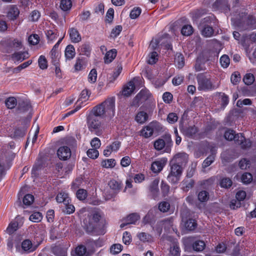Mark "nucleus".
<instances>
[{
  "instance_id": "nucleus-1",
  "label": "nucleus",
  "mask_w": 256,
  "mask_h": 256,
  "mask_svg": "<svg viewBox=\"0 0 256 256\" xmlns=\"http://www.w3.org/2000/svg\"><path fill=\"white\" fill-rule=\"evenodd\" d=\"M104 216L102 212L98 208H94L86 214L83 218V228L86 233L102 235L106 233L104 224H101L100 220Z\"/></svg>"
},
{
  "instance_id": "nucleus-2",
  "label": "nucleus",
  "mask_w": 256,
  "mask_h": 256,
  "mask_svg": "<svg viewBox=\"0 0 256 256\" xmlns=\"http://www.w3.org/2000/svg\"><path fill=\"white\" fill-rule=\"evenodd\" d=\"M90 114L102 118L106 116L114 117L115 114V98H108L101 104L94 106Z\"/></svg>"
},
{
  "instance_id": "nucleus-3",
  "label": "nucleus",
  "mask_w": 256,
  "mask_h": 256,
  "mask_svg": "<svg viewBox=\"0 0 256 256\" xmlns=\"http://www.w3.org/2000/svg\"><path fill=\"white\" fill-rule=\"evenodd\" d=\"M234 23L242 30L256 29V18L252 15H248L245 11L239 12Z\"/></svg>"
},
{
  "instance_id": "nucleus-4",
  "label": "nucleus",
  "mask_w": 256,
  "mask_h": 256,
  "mask_svg": "<svg viewBox=\"0 0 256 256\" xmlns=\"http://www.w3.org/2000/svg\"><path fill=\"white\" fill-rule=\"evenodd\" d=\"M22 48V40L18 38H5L0 42V51L3 53L10 54Z\"/></svg>"
},
{
  "instance_id": "nucleus-5",
  "label": "nucleus",
  "mask_w": 256,
  "mask_h": 256,
  "mask_svg": "<svg viewBox=\"0 0 256 256\" xmlns=\"http://www.w3.org/2000/svg\"><path fill=\"white\" fill-rule=\"evenodd\" d=\"M86 124L88 130L98 136H101L104 131L102 127V120L94 114H89L86 118Z\"/></svg>"
},
{
  "instance_id": "nucleus-6",
  "label": "nucleus",
  "mask_w": 256,
  "mask_h": 256,
  "mask_svg": "<svg viewBox=\"0 0 256 256\" xmlns=\"http://www.w3.org/2000/svg\"><path fill=\"white\" fill-rule=\"evenodd\" d=\"M170 168L167 177L168 180L172 184H177L180 180L184 168L172 162H170Z\"/></svg>"
},
{
  "instance_id": "nucleus-7",
  "label": "nucleus",
  "mask_w": 256,
  "mask_h": 256,
  "mask_svg": "<svg viewBox=\"0 0 256 256\" xmlns=\"http://www.w3.org/2000/svg\"><path fill=\"white\" fill-rule=\"evenodd\" d=\"M198 84V90L203 91H210L215 88L214 86L212 83L210 78L206 76L204 74H198L196 76Z\"/></svg>"
},
{
  "instance_id": "nucleus-8",
  "label": "nucleus",
  "mask_w": 256,
  "mask_h": 256,
  "mask_svg": "<svg viewBox=\"0 0 256 256\" xmlns=\"http://www.w3.org/2000/svg\"><path fill=\"white\" fill-rule=\"evenodd\" d=\"M160 45L164 46L166 50H172V46L171 44L170 36L167 33H164L156 39L154 42L152 40L150 44L152 48L154 50L158 49Z\"/></svg>"
},
{
  "instance_id": "nucleus-9",
  "label": "nucleus",
  "mask_w": 256,
  "mask_h": 256,
  "mask_svg": "<svg viewBox=\"0 0 256 256\" xmlns=\"http://www.w3.org/2000/svg\"><path fill=\"white\" fill-rule=\"evenodd\" d=\"M172 146V142L170 136H166L164 140L158 138L156 140L154 144V148L158 150H160L165 148L164 152H169L170 151V148Z\"/></svg>"
},
{
  "instance_id": "nucleus-10",
  "label": "nucleus",
  "mask_w": 256,
  "mask_h": 256,
  "mask_svg": "<svg viewBox=\"0 0 256 256\" xmlns=\"http://www.w3.org/2000/svg\"><path fill=\"white\" fill-rule=\"evenodd\" d=\"M188 155L186 152H179L173 157L170 162L184 168L188 162Z\"/></svg>"
},
{
  "instance_id": "nucleus-11",
  "label": "nucleus",
  "mask_w": 256,
  "mask_h": 256,
  "mask_svg": "<svg viewBox=\"0 0 256 256\" xmlns=\"http://www.w3.org/2000/svg\"><path fill=\"white\" fill-rule=\"evenodd\" d=\"M159 124L156 121H152L148 126H144L140 131V136L144 138H148L152 136L154 132V128Z\"/></svg>"
},
{
  "instance_id": "nucleus-12",
  "label": "nucleus",
  "mask_w": 256,
  "mask_h": 256,
  "mask_svg": "<svg viewBox=\"0 0 256 256\" xmlns=\"http://www.w3.org/2000/svg\"><path fill=\"white\" fill-rule=\"evenodd\" d=\"M120 146L121 142L118 140H114L106 146L103 152L104 155L106 157H108L112 152H116Z\"/></svg>"
},
{
  "instance_id": "nucleus-13",
  "label": "nucleus",
  "mask_w": 256,
  "mask_h": 256,
  "mask_svg": "<svg viewBox=\"0 0 256 256\" xmlns=\"http://www.w3.org/2000/svg\"><path fill=\"white\" fill-rule=\"evenodd\" d=\"M167 162V158H162L152 162L150 169L154 173L160 172Z\"/></svg>"
},
{
  "instance_id": "nucleus-14",
  "label": "nucleus",
  "mask_w": 256,
  "mask_h": 256,
  "mask_svg": "<svg viewBox=\"0 0 256 256\" xmlns=\"http://www.w3.org/2000/svg\"><path fill=\"white\" fill-rule=\"evenodd\" d=\"M72 154L70 149L67 146H62L57 150V155L61 160H66L69 158Z\"/></svg>"
},
{
  "instance_id": "nucleus-15",
  "label": "nucleus",
  "mask_w": 256,
  "mask_h": 256,
  "mask_svg": "<svg viewBox=\"0 0 256 256\" xmlns=\"http://www.w3.org/2000/svg\"><path fill=\"white\" fill-rule=\"evenodd\" d=\"M30 56L28 51L15 52L11 56V59L14 62H22Z\"/></svg>"
},
{
  "instance_id": "nucleus-16",
  "label": "nucleus",
  "mask_w": 256,
  "mask_h": 256,
  "mask_svg": "<svg viewBox=\"0 0 256 256\" xmlns=\"http://www.w3.org/2000/svg\"><path fill=\"white\" fill-rule=\"evenodd\" d=\"M21 246L22 250L27 254L34 252L38 248V246L34 245L32 242L29 239L24 240L22 242Z\"/></svg>"
},
{
  "instance_id": "nucleus-17",
  "label": "nucleus",
  "mask_w": 256,
  "mask_h": 256,
  "mask_svg": "<svg viewBox=\"0 0 256 256\" xmlns=\"http://www.w3.org/2000/svg\"><path fill=\"white\" fill-rule=\"evenodd\" d=\"M140 219V216L138 213H132L128 216L124 220V222L120 224L121 228L130 224H136V222Z\"/></svg>"
},
{
  "instance_id": "nucleus-18",
  "label": "nucleus",
  "mask_w": 256,
  "mask_h": 256,
  "mask_svg": "<svg viewBox=\"0 0 256 256\" xmlns=\"http://www.w3.org/2000/svg\"><path fill=\"white\" fill-rule=\"evenodd\" d=\"M217 20L216 16L212 14L202 18L200 22V26H216Z\"/></svg>"
},
{
  "instance_id": "nucleus-19",
  "label": "nucleus",
  "mask_w": 256,
  "mask_h": 256,
  "mask_svg": "<svg viewBox=\"0 0 256 256\" xmlns=\"http://www.w3.org/2000/svg\"><path fill=\"white\" fill-rule=\"evenodd\" d=\"M68 32L70 40L73 43H78L82 40L81 36L78 30L74 28H70Z\"/></svg>"
},
{
  "instance_id": "nucleus-20",
  "label": "nucleus",
  "mask_w": 256,
  "mask_h": 256,
  "mask_svg": "<svg viewBox=\"0 0 256 256\" xmlns=\"http://www.w3.org/2000/svg\"><path fill=\"white\" fill-rule=\"evenodd\" d=\"M213 8L217 10H222L226 11H230V6L227 0H216L213 4Z\"/></svg>"
},
{
  "instance_id": "nucleus-21",
  "label": "nucleus",
  "mask_w": 256,
  "mask_h": 256,
  "mask_svg": "<svg viewBox=\"0 0 256 256\" xmlns=\"http://www.w3.org/2000/svg\"><path fill=\"white\" fill-rule=\"evenodd\" d=\"M45 34L48 44L53 43L54 40L56 39L59 36V32L56 29L46 30L45 31Z\"/></svg>"
},
{
  "instance_id": "nucleus-22",
  "label": "nucleus",
  "mask_w": 256,
  "mask_h": 256,
  "mask_svg": "<svg viewBox=\"0 0 256 256\" xmlns=\"http://www.w3.org/2000/svg\"><path fill=\"white\" fill-rule=\"evenodd\" d=\"M19 14L20 10L17 6L16 5H12L8 12L7 16L10 20H14L17 18Z\"/></svg>"
},
{
  "instance_id": "nucleus-23",
  "label": "nucleus",
  "mask_w": 256,
  "mask_h": 256,
  "mask_svg": "<svg viewBox=\"0 0 256 256\" xmlns=\"http://www.w3.org/2000/svg\"><path fill=\"white\" fill-rule=\"evenodd\" d=\"M76 56V51L74 46L72 44L68 45L64 50V56L66 60H72Z\"/></svg>"
},
{
  "instance_id": "nucleus-24",
  "label": "nucleus",
  "mask_w": 256,
  "mask_h": 256,
  "mask_svg": "<svg viewBox=\"0 0 256 256\" xmlns=\"http://www.w3.org/2000/svg\"><path fill=\"white\" fill-rule=\"evenodd\" d=\"M236 144L241 146L242 149L250 148L252 146V142L248 140H246L242 134H240V137L238 139H236Z\"/></svg>"
},
{
  "instance_id": "nucleus-25",
  "label": "nucleus",
  "mask_w": 256,
  "mask_h": 256,
  "mask_svg": "<svg viewBox=\"0 0 256 256\" xmlns=\"http://www.w3.org/2000/svg\"><path fill=\"white\" fill-rule=\"evenodd\" d=\"M158 184H159V180L158 179H154L150 184L149 186V190L152 193V198H156L158 194Z\"/></svg>"
},
{
  "instance_id": "nucleus-26",
  "label": "nucleus",
  "mask_w": 256,
  "mask_h": 256,
  "mask_svg": "<svg viewBox=\"0 0 256 256\" xmlns=\"http://www.w3.org/2000/svg\"><path fill=\"white\" fill-rule=\"evenodd\" d=\"M148 116L147 112L139 111L135 116L134 120L138 124H143L148 120Z\"/></svg>"
},
{
  "instance_id": "nucleus-27",
  "label": "nucleus",
  "mask_w": 256,
  "mask_h": 256,
  "mask_svg": "<svg viewBox=\"0 0 256 256\" xmlns=\"http://www.w3.org/2000/svg\"><path fill=\"white\" fill-rule=\"evenodd\" d=\"M198 132V129L195 126H190L184 130L186 136L191 138H194Z\"/></svg>"
},
{
  "instance_id": "nucleus-28",
  "label": "nucleus",
  "mask_w": 256,
  "mask_h": 256,
  "mask_svg": "<svg viewBox=\"0 0 256 256\" xmlns=\"http://www.w3.org/2000/svg\"><path fill=\"white\" fill-rule=\"evenodd\" d=\"M224 138L228 140H234L235 142H236V139L240 138V134H236L235 131L232 130L228 129L226 130L224 134Z\"/></svg>"
},
{
  "instance_id": "nucleus-29",
  "label": "nucleus",
  "mask_w": 256,
  "mask_h": 256,
  "mask_svg": "<svg viewBox=\"0 0 256 256\" xmlns=\"http://www.w3.org/2000/svg\"><path fill=\"white\" fill-rule=\"evenodd\" d=\"M135 89V84L133 81H130L126 85L122 90V94L124 96H129Z\"/></svg>"
},
{
  "instance_id": "nucleus-30",
  "label": "nucleus",
  "mask_w": 256,
  "mask_h": 256,
  "mask_svg": "<svg viewBox=\"0 0 256 256\" xmlns=\"http://www.w3.org/2000/svg\"><path fill=\"white\" fill-rule=\"evenodd\" d=\"M214 26H200L201 27V34L205 38H210L214 34V29L213 27Z\"/></svg>"
},
{
  "instance_id": "nucleus-31",
  "label": "nucleus",
  "mask_w": 256,
  "mask_h": 256,
  "mask_svg": "<svg viewBox=\"0 0 256 256\" xmlns=\"http://www.w3.org/2000/svg\"><path fill=\"white\" fill-rule=\"evenodd\" d=\"M74 256H90L86 247L82 244L78 245L75 248Z\"/></svg>"
},
{
  "instance_id": "nucleus-32",
  "label": "nucleus",
  "mask_w": 256,
  "mask_h": 256,
  "mask_svg": "<svg viewBox=\"0 0 256 256\" xmlns=\"http://www.w3.org/2000/svg\"><path fill=\"white\" fill-rule=\"evenodd\" d=\"M56 200L58 203H68V202L71 201L70 198L68 196L67 193L64 192H60L56 196Z\"/></svg>"
},
{
  "instance_id": "nucleus-33",
  "label": "nucleus",
  "mask_w": 256,
  "mask_h": 256,
  "mask_svg": "<svg viewBox=\"0 0 256 256\" xmlns=\"http://www.w3.org/2000/svg\"><path fill=\"white\" fill-rule=\"evenodd\" d=\"M136 95L137 98H139L140 100L143 103L149 99L152 94L148 90L142 89Z\"/></svg>"
},
{
  "instance_id": "nucleus-34",
  "label": "nucleus",
  "mask_w": 256,
  "mask_h": 256,
  "mask_svg": "<svg viewBox=\"0 0 256 256\" xmlns=\"http://www.w3.org/2000/svg\"><path fill=\"white\" fill-rule=\"evenodd\" d=\"M80 54L90 57L91 54L92 48L89 43L82 44L80 47Z\"/></svg>"
},
{
  "instance_id": "nucleus-35",
  "label": "nucleus",
  "mask_w": 256,
  "mask_h": 256,
  "mask_svg": "<svg viewBox=\"0 0 256 256\" xmlns=\"http://www.w3.org/2000/svg\"><path fill=\"white\" fill-rule=\"evenodd\" d=\"M52 253L56 256H66V250L60 246H54L52 248Z\"/></svg>"
},
{
  "instance_id": "nucleus-36",
  "label": "nucleus",
  "mask_w": 256,
  "mask_h": 256,
  "mask_svg": "<svg viewBox=\"0 0 256 256\" xmlns=\"http://www.w3.org/2000/svg\"><path fill=\"white\" fill-rule=\"evenodd\" d=\"M116 54L117 52L116 49H112L107 52L104 58V62L106 64L111 62L116 57Z\"/></svg>"
},
{
  "instance_id": "nucleus-37",
  "label": "nucleus",
  "mask_w": 256,
  "mask_h": 256,
  "mask_svg": "<svg viewBox=\"0 0 256 256\" xmlns=\"http://www.w3.org/2000/svg\"><path fill=\"white\" fill-rule=\"evenodd\" d=\"M85 58L83 57H78L76 58L74 65L75 72H78L82 70L85 67Z\"/></svg>"
},
{
  "instance_id": "nucleus-38",
  "label": "nucleus",
  "mask_w": 256,
  "mask_h": 256,
  "mask_svg": "<svg viewBox=\"0 0 256 256\" xmlns=\"http://www.w3.org/2000/svg\"><path fill=\"white\" fill-rule=\"evenodd\" d=\"M192 247L194 251L202 252L206 247V244L203 240H195L192 244Z\"/></svg>"
},
{
  "instance_id": "nucleus-39",
  "label": "nucleus",
  "mask_w": 256,
  "mask_h": 256,
  "mask_svg": "<svg viewBox=\"0 0 256 256\" xmlns=\"http://www.w3.org/2000/svg\"><path fill=\"white\" fill-rule=\"evenodd\" d=\"M205 60L202 58H198L194 65L196 72H200L205 70Z\"/></svg>"
},
{
  "instance_id": "nucleus-40",
  "label": "nucleus",
  "mask_w": 256,
  "mask_h": 256,
  "mask_svg": "<svg viewBox=\"0 0 256 256\" xmlns=\"http://www.w3.org/2000/svg\"><path fill=\"white\" fill-rule=\"evenodd\" d=\"M174 62L178 68H182L184 66V58L182 54H176Z\"/></svg>"
},
{
  "instance_id": "nucleus-41",
  "label": "nucleus",
  "mask_w": 256,
  "mask_h": 256,
  "mask_svg": "<svg viewBox=\"0 0 256 256\" xmlns=\"http://www.w3.org/2000/svg\"><path fill=\"white\" fill-rule=\"evenodd\" d=\"M76 198L80 201L84 200L88 196V192L84 188H79L76 193Z\"/></svg>"
},
{
  "instance_id": "nucleus-42",
  "label": "nucleus",
  "mask_w": 256,
  "mask_h": 256,
  "mask_svg": "<svg viewBox=\"0 0 256 256\" xmlns=\"http://www.w3.org/2000/svg\"><path fill=\"white\" fill-rule=\"evenodd\" d=\"M210 197L209 192L205 190L200 191L198 194V200L202 202H206Z\"/></svg>"
},
{
  "instance_id": "nucleus-43",
  "label": "nucleus",
  "mask_w": 256,
  "mask_h": 256,
  "mask_svg": "<svg viewBox=\"0 0 256 256\" xmlns=\"http://www.w3.org/2000/svg\"><path fill=\"white\" fill-rule=\"evenodd\" d=\"M122 66L121 64H118L116 70L114 72L112 76L108 78V84L112 83L116 80L120 74L122 72Z\"/></svg>"
},
{
  "instance_id": "nucleus-44",
  "label": "nucleus",
  "mask_w": 256,
  "mask_h": 256,
  "mask_svg": "<svg viewBox=\"0 0 256 256\" xmlns=\"http://www.w3.org/2000/svg\"><path fill=\"white\" fill-rule=\"evenodd\" d=\"M116 164V160L114 158L103 160L101 162L102 166L106 168H113L115 166Z\"/></svg>"
},
{
  "instance_id": "nucleus-45",
  "label": "nucleus",
  "mask_w": 256,
  "mask_h": 256,
  "mask_svg": "<svg viewBox=\"0 0 256 256\" xmlns=\"http://www.w3.org/2000/svg\"><path fill=\"white\" fill-rule=\"evenodd\" d=\"M5 104L8 108L12 109L16 106V99L14 96H10L6 100Z\"/></svg>"
},
{
  "instance_id": "nucleus-46",
  "label": "nucleus",
  "mask_w": 256,
  "mask_h": 256,
  "mask_svg": "<svg viewBox=\"0 0 256 256\" xmlns=\"http://www.w3.org/2000/svg\"><path fill=\"white\" fill-rule=\"evenodd\" d=\"M60 6L63 11L70 10L72 6V2L71 0H61Z\"/></svg>"
},
{
  "instance_id": "nucleus-47",
  "label": "nucleus",
  "mask_w": 256,
  "mask_h": 256,
  "mask_svg": "<svg viewBox=\"0 0 256 256\" xmlns=\"http://www.w3.org/2000/svg\"><path fill=\"white\" fill-rule=\"evenodd\" d=\"M108 185L110 188L114 190H120L122 188V182L114 179L109 182Z\"/></svg>"
},
{
  "instance_id": "nucleus-48",
  "label": "nucleus",
  "mask_w": 256,
  "mask_h": 256,
  "mask_svg": "<svg viewBox=\"0 0 256 256\" xmlns=\"http://www.w3.org/2000/svg\"><path fill=\"white\" fill-rule=\"evenodd\" d=\"M185 226L188 230H194L197 226L196 221L192 218H189L185 222Z\"/></svg>"
},
{
  "instance_id": "nucleus-49",
  "label": "nucleus",
  "mask_w": 256,
  "mask_h": 256,
  "mask_svg": "<svg viewBox=\"0 0 256 256\" xmlns=\"http://www.w3.org/2000/svg\"><path fill=\"white\" fill-rule=\"evenodd\" d=\"M51 62L52 64L58 65L60 62V53L58 51H54L51 50L50 52Z\"/></svg>"
},
{
  "instance_id": "nucleus-50",
  "label": "nucleus",
  "mask_w": 256,
  "mask_h": 256,
  "mask_svg": "<svg viewBox=\"0 0 256 256\" xmlns=\"http://www.w3.org/2000/svg\"><path fill=\"white\" fill-rule=\"evenodd\" d=\"M194 29L191 25L186 24L184 26L181 30V34L184 36H189L192 34Z\"/></svg>"
},
{
  "instance_id": "nucleus-51",
  "label": "nucleus",
  "mask_w": 256,
  "mask_h": 256,
  "mask_svg": "<svg viewBox=\"0 0 256 256\" xmlns=\"http://www.w3.org/2000/svg\"><path fill=\"white\" fill-rule=\"evenodd\" d=\"M30 108V103L22 100L18 104V109L20 112H28Z\"/></svg>"
},
{
  "instance_id": "nucleus-52",
  "label": "nucleus",
  "mask_w": 256,
  "mask_h": 256,
  "mask_svg": "<svg viewBox=\"0 0 256 256\" xmlns=\"http://www.w3.org/2000/svg\"><path fill=\"white\" fill-rule=\"evenodd\" d=\"M182 189L184 191H188L192 188L194 184V181L190 179L189 180H184L182 182Z\"/></svg>"
},
{
  "instance_id": "nucleus-53",
  "label": "nucleus",
  "mask_w": 256,
  "mask_h": 256,
  "mask_svg": "<svg viewBox=\"0 0 256 256\" xmlns=\"http://www.w3.org/2000/svg\"><path fill=\"white\" fill-rule=\"evenodd\" d=\"M158 53L154 51L150 52L148 55V59L147 60V62L150 64H154L158 60Z\"/></svg>"
},
{
  "instance_id": "nucleus-54",
  "label": "nucleus",
  "mask_w": 256,
  "mask_h": 256,
  "mask_svg": "<svg viewBox=\"0 0 256 256\" xmlns=\"http://www.w3.org/2000/svg\"><path fill=\"white\" fill-rule=\"evenodd\" d=\"M219 94L220 96L221 108H224L229 103L228 96L224 92H220Z\"/></svg>"
},
{
  "instance_id": "nucleus-55",
  "label": "nucleus",
  "mask_w": 256,
  "mask_h": 256,
  "mask_svg": "<svg viewBox=\"0 0 256 256\" xmlns=\"http://www.w3.org/2000/svg\"><path fill=\"white\" fill-rule=\"evenodd\" d=\"M255 78L254 74L251 73L246 74L243 78L244 82L248 86L252 84Z\"/></svg>"
},
{
  "instance_id": "nucleus-56",
  "label": "nucleus",
  "mask_w": 256,
  "mask_h": 256,
  "mask_svg": "<svg viewBox=\"0 0 256 256\" xmlns=\"http://www.w3.org/2000/svg\"><path fill=\"white\" fill-rule=\"evenodd\" d=\"M123 246L120 244H112L110 248V252L113 254H119L122 250Z\"/></svg>"
},
{
  "instance_id": "nucleus-57",
  "label": "nucleus",
  "mask_w": 256,
  "mask_h": 256,
  "mask_svg": "<svg viewBox=\"0 0 256 256\" xmlns=\"http://www.w3.org/2000/svg\"><path fill=\"white\" fill-rule=\"evenodd\" d=\"M18 228V222H12L6 228L7 232L10 234H12Z\"/></svg>"
},
{
  "instance_id": "nucleus-58",
  "label": "nucleus",
  "mask_w": 256,
  "mask_h": 256,
  "mask_svg": "<svg viewBox=\"0 0 256 256\" xmlns=\"http://www.w3.org/2000/svg\"><path fill=\"white\" fill-rule=\"evenodd\" d=\"M221 66L223 68H226L228 66L230 62V59L228 55H222L220 60Z\"/></svg>"
},
{
  "instance_id": "nucleus-59",
  "label": "nucleus",
  "mask_w": 256,
  "mask_h": 256,
  "mask_svg": "<svg viewBox=\"0 0 256 256\" xmlns=\"http://www.w3.org/2000/svg\"><path fill=\"white\" fill-rule=\"evenodd\" d=\"M232 182L231 179L228 178H222L220 182V186L224 188H229L232 185Z\"/></svg>"
},
{
  "instance_id": "nucleus-60",
  "label": "nucleus",
  "mask_w": 256,
  "mask_h": 256,
  "mask_svg": "<svg viewBox=\"0 0 256 256\" xmlns=\"http://www.w3.org/2000/svg\"><path fill=\"white\" fill-rule=\"evenodd\" d=\"M26 134V132L24 128H16L14 130V138H22L25 136Z\"/></svg>"
},
{
  "instance_id": "nucleus-61",
  "label": "nucleus",
  "mask_w": 256,
  "mask_h": 256,
  "mask_svg": "<svg viewBox=\"0 0 256 256\" xmlns=\"http://www.w3.org/2000/svg\"><path fill=\"white\" fill-rule=\"evenodd\" d=\"M42 218V214L40 212H34L32 214L29 218V220L34 222H40Z\"/></svg>"
},
{
  "instance_id": "nucleus-62",
  "label": "nucleus",
  "mask_w": 256,
  "mask_h": 256,
  "mask_svg": "<svg viewBox=\"0 0 256 256\" xmlns=\"http://www.w3.org/2000/svg\"><path fill=\"white\" fill-rule=\"evenodd\" d=\"M114 17V10L112 8H110L106 12V22L111 24L112 22Z\"/></svg>"
},
{
  "instance_id": "nucleus-63",
  "label": "nucleus",
  "mask_w": 256,
  "mask_h": 256,
  "mask_svg": "<svg viewBox=\"0 0 256 256\" xmlns=\"http://www.w3.org/2000/svg\"><path fill=\"white\" fill-rule=\"evenodd\" d=\"M241 180L244 184H250L252 180V176L250 173L246 172L242 174Z\"/></svg>"
},
{
  "instance_id": "nucleus-64",
  "label": "nucleus",
  "mask_w": 256,
  "mask_h": 256,
  "mask_svg": "<svg viewBox=\"0 0 256 256\" xmlns=\"http://www.w3.org/2000/svg\"><path fill=\"white\" fill-rule=\"evenodd\" d=\"M142 12V10L139 7H134L131 11L130 16L132 19L138 18Z\"/></svg>"
}]
</instances>
